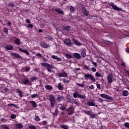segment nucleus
Segmentation results:
<instances>
[{"label": "nucleus", "instance_id": "39", "mask_svg": "<svg viewBox=\"0 0 129 129\" xmlns=\"http://www.w3.org/2000/svg\"><path fill=\"white\" fill-rule=\"evenodd\" d=\"M34 119L36 121H40L41 120V119H40V117L38 115H35V116Z\"/></svg>", "mask_w": 129, "mask_h": 129}, {"label": "nucleus", "instance_id": "50", "mask_svg": "<svg viewBox=\"0 0 129 129\" xmlns=\"http://www.w3.org/2000/svg\"><path fill=\"white\" fill-rule=\"evenodd\" d=\"M28 127L29 129H37V127L35 125H30Z\"/></svg>", "mask_w": 129, "mask_h": 129}, {"label": "nucleus", "instance_id": "17", "mask_svg": "<svg viewBox=\"0 0 129 129\" xmlns=\"http://www.w3.org/2000/svg\"><path fill=\"white\" fill-rule=\"evenodd\" d=\"M29 103L31 104L33 108H36V107H38V105H37V102H36V101H30Z\"/></svg>", "mask_w": 129, "mask_h": 129}, {"label": "nucleus", "instance_id": "44", "mask_svg": "<svg viewBox=\"0 0 129 129\" xmlns=\"http://www.w3.org/2000/svg\"><path fill=\"white\" fill-rule=\"evenodd\" d=\"M83 111L85 113V114H87L88 115H89L91 112V111H86L85 110H83Z\"/></svg>", "mask_w": 129, "mask_h": 129}, {"label": "nucleus", "instance_id": "20", "mask_svg": "<svg viewBox=\"0 0 129 129\" xmlns=\"http://www.w3.org/2000/svg\"><path fill=\"white\" fill-rule=\"evenodd\" d=\"M5 48L6 50H8V51L14 50V46H13V45H8Z\"/></svg>", "mask_w": 129, "mask_h": 129}, {"label": "nucleus", "instance_id": "1", "mask_svg": "<svg viewBox=\"0 0 129 129\" xmlns=\"http://www.w3.org/2000/svg\"><path fill=\"white\" fill-rule=\"evenodd\" d=\"M40 65L45 68H47V70L48 72H51V71H52V70H51L52 68H55V67H53V64H50L47 62H41Z\"/></svg>", "mask_w": 129, "mask_h": 129}, {"label": "nucleus", "instance_id": "21", "mask_svg": "<svg viewBox=\"0 0 129 129\" xmlns=\"http://www.w3.org/2000/svg\"><path fill=\"white\" fill-rule=\"evenodd\" d=\"M71 28V27L69 26H64L63 27V31H66V32H67V33H69V32H70Z\"/></svg>", "mask_w": 129, "mask_h": 129}, {"label": "nucleus", "instance_id": "37", "mask_svg": "<svg viewBox=\"0 0 129 129\" xmlns=\"http://www.w3.org/2000/svg\"><path fill=\"white\" fill-rule=\"evenodd\" d=\"M23 83H24V85L29 84V83H30V81L28 79H26L25 81H23Z\"/></svg>", "mask_w": 129, "mask_h": 129}, {"label": "nucleus", "instance_id": "41", "mask_svg": "<svg viewBox=\"0 0 129 129\" xmlns=\"http://www.w3.org/2000/svg\"><path fill=\"white\" fill-rule=\"evenodd\" d=\"M3 31L4 32V34H6V35H8V34H9V29L5 28L3 29Z\"/></svg>", "mask_w": 129, "mask_h": 129}, {"label": "nucleus", "instance_id": "6", "mask_svg": "<svg viewBox=\"0 0 129 129\" xmlns=\"http://www.w3.org/2000/svg\"><path fill=\"white\" fill-rule=\"evenodd\" d=\"M100 96L102 98H105V99H107L108 100H110L111 101H113V98H112V97H111L108 95L101 94H100Z\"/></svg>", "mask_w": 129, "mask_h": 129}, {"label": "nucleus", "instance_id": "54", "mask_svg": "<svg viewBox=\"0 0 129 129\" xmlns=\"http://www.w3.org/2000/svg\"><path fill=\"white\" fill-rule=\"evenodd\" d=\"M97 101H98V102H101V103H102V102H103V99H102V98H98Z\"/></svg>", "mask_w": 129, "mask_h": 129}, {"label": "nucleus", "instance_id": "62", "mask_svg": "<svg viewBox=\"0 0 129 129\" xmlns=\"http://www.w3.org/2000/svg\"><path fill=\"white\" fill-rule=\"evenodd\" d=\"M91 70L93 71V72H96V69H95V68H92Z\"/></svg>", "mask_w": 129, "mask_h": 129}, {"label": "nucleus", "instance_id": "8", "mask_svg": "<svg viewBox=\"0 0 129 129\" xmlns=\"http://www.w3.org/2000/svg\"><path fill=\"white\" fill-rule=\"evenodd\" d=\"M67 112L69 115L73 114V113H74V108H73V106H71V107H69V109L67 110Z\"/></svg>", "mask_w": 129, "mask_h": 129}, {"label": "nucleus", "instance_id": "18", "mask_svg": "<svg viewBox=\"0 0 129 129\" xmlns=\"http://www.w3.org/2000/svg\"><path fill=\"white\" fill-rule=\"evenodd\" d=\"M82 12L83 14H84L86 17H87L88 15H89V12H88V11L86 10V8H83L82 9Z\"/></svg>", "mask_w": 129, "mask_h": 129}, {"label": "nucleus", "instance_id": "16", "mask_svg": "<svg viewBox=\"0 0 129 129\" xmlns=\"http://www.w3.org/2000/svg\"><path fill=\"white\" fill-rule=\"evenodd\" d=\"M107 79L108 80V82L109 83H112L113 80H112V74H109L108 76L107 77Z\"/></svg>", "mask_w": 129, "mask_h": 129}, {"label": "nucleus", "instance_id": "64", "mask_svg": "<svg viewBox=\"0 0 129 129\" xmlns=\"http://www.w3.org/2000/svg\"><path fill=\"white\" fill-rule=\"evenodd\" d=\"M107 129V128H106V126H103V125H101V128L100 129Z\"/></svg>", "mask_w": 129, "mask_h": 129}, {"label": "nucleus", "instance_id": "2", "mask_svg": "<svg viewBox=\"0 0 129 129\" xmlns=\"http://www.w3.org/2000/svg\"><path fill=\"white\" fill-rule=\"evenodd\" d=\"M48 97L49 98V100L50 102L51 108H53L55 106V104H56V99H55V97L52 94L49 95Z\"/></svg>", "mask_w": 129, "mask_h": 129}, {"label": "nucleus", "instance_id": "57", "mask_svg": "<svg viewBox=\"0 0 129 129\" xmlns=\"http://www.w3.org/2000/svg\"><path fill=\"white\" fill-rule=\"evenodd\" d=\"M70 82V80H67L65 79H63V83H69Z\"/></svg>", "mask_w": 129, "mask_h": 129}, {"label": "nucleus", "instance_id": "4", "mask_svg": "<svg viewBox=\"0 0 129 129\" xmlns=\"http://www.w3.org/2000/svg\"><path fill=\"white\" fill-rule=\"evenodd\" d=\"M84 77L85 80L90 79L92 82H96V80H95V78H93V76L91 74H84Z\"/></svg>", "mask_w": 129, "mask_h": 129}, {"label": "nucleus", "instance_id": "15", "mask_svg": "<svg viewBox=\"0 0 129 129\" xmlns=\"http://www.w3.org/2000/svg\"><path fill=\"white\" fill-rule=\"evenodd\" d=\"M55 12H56V13H58V14H59L60 15H64V12H63V10L61 9V8H55L54 9Z\"/></svg>", "mask_w": 129, "mask_h": 129}, {"label": "nucleus", "instance_id": "46", "mask_svg": "<svg viewBox=\"0 0 129 129\" xmlns=\"http://www.w3.org/2000/svg\"><path fill=\"white\" fill-rule=\"evenodd\" d=\"M124 127H126V128L129 129V123L127 122H126L124 123Z\"/></svg>", "mask_w": 129, "mask_h": 129}, {"label": "nucleus", "instance_id": "53", "mask_svg": "<svg viewBox=\"0 0 129 129\" xmlns=\"http://www.w3.org/2000/svg\"><path fill=\"white\" fill-rule=\"evenodd\" d=\"M33 24L29 23V24L28 25L27 28H28V29L30 28L31 29H32V28H33Z\"/></svg>", "mask_w": 129, "mask_h": 129}, {"label": "nucleus", "instance_id": "28", "mask_svg": "<svg viewBox=\"0 0 129 129\" xmlns=\"http://www.w3.org/2000/svg\"><path fill=\"white\" fill-rule=\"evenodd\" d=\"M57 87L59 90H63V87L62 86V83H59Z\"/></svg>", "mask_w": 129, "mask_h": 129}, {"label": "nucleus", "instance_id": "42", "mask_svg": "<svg viewBox=\"0 0 129 129\" xmlns=\"http://www.w3.org/2000/svg\"><path fill=\"white\" fill-rule=\"evenodd\" d=\"M46 125V124H47V121H46V120H44V121H42V122L41 123H39V125Z\"/></svg>", "mask_w": 129, "mask_h": 129}, {"label": "nucleus", "instance_id": "63", "mask_svg": "<svg viewBox=\"0 0 129 129\" xmlns=\"http://www.w3.org/2000/svg\"><path fill=\"white\" fill-rule=\"evenodd\" d=\"M37 56H38L39 57H42V54H41L40 52H38L36 54Z\"/></svg>", "mask_w": 129, "mask_h": 129}, {"label": "nucleus", "instance_id": "36", "mask_svg": "<svg viewBox=\"0 0 129 129\" xmlns=\"http://www.w3.org/2000/svg\"><path fill=\"white\" fill-rule=\"evenodd\" d=\"M23 124L21 123L16 124V127H18V128H23Z\"/></svg>", "mask_w": 129, "mask_h": 129}, {"label": "nucleus", "instance_id": "27", "mask_svg": "<svg viewBox=\"0 0 129 129\" xmlns=\"http://www.w3.org/2000/svg\"><path fill=\"white\" fill-rule=\"evenodd\" d=\"M89 115H90L91 118H95V117L96 116V114H95L94 113V112H93V111H91Z\"/></svg>", "mask_w": 129, "mask_h": 129}, {"label": "nucleus", "instance_id": "40", "mask_svg": "<svg viewBox=\"0 0 129 129\" xmlns=\"http://www.w3.org/2000/svg\"><path fill=\"white\" fill-rule=\"evenodd\" d=\"M84 69H85L86 70H88V71H90V68L89 66L85 65L84 66Z\"/></svg>", "mask_w": 129, "mask_h": 129}, {"label": "nucleus", "instance_id": "24", "mask_svg": "<svg viewBox=\"0 0 129 129\" xmlns=\"http://www.w3.org/2000/svg\"><path fill=\"white\" fill-rule=\"evenodd\" d=\"M129 94L128 91L123 90L121 93L122 96H128Z\"/></svg>", "mask_w": 129, "mask_h": 129}, {"label": "nucleus", "instance_id": "47", "mask_svg": "<svg viewBox=\"0 0 129 129\" xmlns=\"http://www.w3.org/2000/svg\"><path fill=\"white\" fill-rule=\"evenodd\" d=\"M37 79H38V77H32L30 79V80H31V81H35V80H37Z\"/></svg>", "mask_w": 129, "mask_h": 129}, {"label": "nucleus", "instance_id": "10", "mask_svg": "<svg viewBox=\"0 0 129 129\" xmlns=\"http://www.w3.org/2000/svg\"><path fill=\"white\" fill-rule=\"evenodd\" d=\"M16 92L18 94L20 97L22 98L24 96V92L21 91L19 89H17L16 90Z\"/></svg>", "mask_w": 129, "mask_h": 129}, {"label": "nucleus", "instance_id": "31", "mask_svg": "<svg viewBox=\"0 0 129 129\" xmlns=\"http://www.w3.org/2000/svg\"><path fill=\"white\" fill-rule=\"evenodd\" d=\"M65 56L68 58V59H72V58H73V55L69 54V53H67L65 54Z\"/></svg>", "mask_w": 129, "mask_h": 129}, {"label": "nucleus", "instance_id": "23", "mask_svg": "<svg viewBox=\"0 0 129 129\" xmlns=\"http://www.w3.org/2000/svg\"><path fill=\"white\" fill-rule=\"evenodd\" d=\"M73 43L74 45H76V46H81V45H82L81 42H79L78 40L76 39H74Z\"/></svg>", "mask_w": 129, "mask_h": 129}, {"label": "nucleus", "instance_id": "60", "mask_svg": "<svg viewBox=\"0 0 129 129\" xmlns=\"http://www.w3.org/2000/svg\"><path fill=\"white\" fill-rule=\"evenodd\" d=\"M96 86L98 89H100V84H96Z\"/></svg>", "mask_w": 129, "mask_h": 129}, {"label": "nucleus", "instance_id": "35", "mask_svg": "<svg viewBox=\"0 0 129 129\" xmlns=\"http://www.w3.org/2000/svg\"><path fill=\"white\" fill-rule=\"evenodd\" d=\"M45 88L47 90H52V89H53V87L50 85H46L45 86Z\"/></svg>", "mask_w": 129, "mask_h": 129}, {"label": "nucleus", "instance_id": "11", "mask_svg": "<svg viewBox=\"0 0 129 129\" xmlns=\"http://www.w3.org/2000/svg\"><path fill=\"white\" fill-rule=\"evenodd\" d=\"M62 73L59 74L58 76L59 77H68V74H67L64 70H62Z\"/></svg>", "mask_w": 129, "mask_h": 129}, {"label": "nucleus", "instance_id": "49", "mask_svg": "<svg viewBox=\"0 0 129 129\" xmlns=\"http://www.w3.org/2000/svg\"><path fill=\"white\" fill-rule=\"evenodd\" d=\"M24 70L26 72H29V71H30V70H31V68L28 67H26L25 69H24Z\"/></svg>", "mask_w": 129, "mask_h": 129}, {"label": "nucleus", "instance_id": "14", "mask_svg": "<svg viewBox=\"0 0 129 129\" xmlns=\"http://www.w3.org/2000/svg\"><path fill=\"white\" fill-rule=\"evenodd\" d=\"M18 49H19V51H20V52H22V53H24V54H26L28 56L30 55V52L26 49H23L20 47H18Z\"/></svg>", "mask_w": 129, "mask_h": 129}, {"label": "nucleus", "instance_id": "7", "mask_svg": "<svg viewBox=\"0 0 129 129\" xmlns=\"http://www.w3.org/2000/svg\"><path fill=\"white\" fill-rule=\"evenodd\" d=\"M64 43L67 46H69V47H72L73 46V43L71 42V40L69 38H67L64 40Z\"/></svg>", "mask_w": 129, "mask_h": 129}, {"label": "nucleus", "instance_id": "25", "mask_svg": "<svg viewBox=\"0 0 129 129\" xmlns=\"http://www.w3.org/2000/svg\"><path fill=\"white\" fill-rule=\"evenodd\" d=\"M81 56L83 57H84L86 56V49H85V48H83L82 50Z\"/></svg>", "mask_w": 129, "mask_h": 129}, {"label": "nucleus", "instance_id": "12", "mask_svg": "<svg viewBox=\"0 0 129 129\" xmlns=\"http://www.w3.org/2000/svg\"><path fill=\"white\" fill-rule=\"evenodd\" d=\"M87 105L88 106H95L97 107V105H95V103L92 101H88Z\"/></svg>", "mask_w": 129, "mask_h": 129}, {"label": "nucleus", "instance_id": "61", "mask_svg": "<svg viewBox=\"0 0 129 129\" xmlns=\"http://www.w3.org/2000/svg\"><path fill=\"white\" fill-rule=\"evenodd\" d=\"M26 24H30L31 23V21L29 19H26Z\"/></svg>", "mask_w": 129, "mask_h": 129}, {"label": "nucleus", "instance_id": "38", "mask_svg": "<svg viewBox=\"0 0 129 129\" xmlns=\"http://www.w3.org/2000/svg\"><path fill=\"white\" fill-rule=\"evenodd\" d=\"M59 109L62 111L66 110V107L64 105H61L60 107H59Z\"/></svg>", "mask_w": 129, "mask_h": 129}, {"label": "nucleus", "instance_id": "34", "mask_svg": "<svg viewBox=\"0 0 129 129\" xmlns=\"http://www.w3.org/2000/svg\"><path fill=\"white\" fill-rule=\"evenodd\" d=\"M60 126L63 129H69V126L68 125H60Z\"/></svg>", "mask_w": 129, "mask_h": 129}, {"label": "nucleus", "instance_id": "52", "mask_svg": "<svg viewBox=\"0 0 129 129\" xmlns=\"http://www.w3.org/2000/svg\"><path fill=\"white\" fill-rule=\"evenodd\" d=\"M77 86H79L80 87H84V86H85V85L83 84H80L79 83H77Z\"/></svg>", "mask_w": 129, "mask_h": 129}, {"label": "nucleus", "instance_id": "13", "mask_svg": "<svg viewBox=\"0 0 129 129\" xmlns=\"http://www.w3.org/2000/svg\"><path fill=\"white\" fill-rule=\"evenodd\" d=\"M40 46H41L42 48H44V49H47V48L49 47V45H48V44L43 41L40 43Z\"/></svg>", "mask_w": 129, "mask_h": 129}, {"label": "nucleus", "instance_id": "43", "mask_svg": "<svg viewBox=\"0 0 129 129\" xmlns=\"http://www.w3.org/2000/svg\"><path fill=\"white\" fill-rule=\"evenodd\" d=\"M38 96H39V95H38L37 94H34L33 95H31V98H36L38 97Z\"/></svg>", "mask_w": 129, "mask_h": 129}, {"label": "nucleus", "instance_id": "32", "mask_svg": "<svg viewBox=\"0 0 129 129\" xmlns=\"http://www.w3.org/2000/svg\"><path fill=\"white\" fill-rule=\"evenodd\" d=\"M45 39H47V40H49V41H53V40H54V38L50 35H47L45 37Z\"/></svg>", "mask_w": 129, "mask_h": 129}, {"label": "nucleus", "instance_id": "29", "mask_svg": "<svg viewBox=\"0 0 129 129\" xmlns=\"http://www.w3.org/2000/svg\"><path fill=\"white\" fill-rule=\"evenodd\" d=\"M74 104H76V105H77V106H79L80 105V101L76 99L74 100Z\"/></svg>", "mask_w": 129, "mask_h": 129}, {"label": "nucleus", "instance_id": "5", "mask_svg": "<svg viewBox=\"0 0 129 129\" xmlns=\"http://www.w3.org/2000/svg\"><path fill=\"white\" fill-rule=\"evenodd\" d=\"M109 5L111 7L113 10H114V11H118L119 12H121L122 11V9L118 8L116 5H114V3L113 2L110 3Z\"/></svg>", "mask_w": 129, "mask_h": 129}, {"label": "nucleus", "instance_id": "51", "mask_svg": "<svg viewBox=\"0 0 129 129\" xmlns=\"http://www.w3.org/2000/svg\"><path fill=\"white\" fill-rule=\"evenodd\" d=\"M11 117L12 119H15L17 117V116L16 114H11Z\"/></svg>", "mask_w": 129, "mask_h": 129}, {"label": "nucleus", "instance_id": "56", "mask_svg": "<svg viewBox=\"0 0 129 129\" xmlns=\"http://www.w3.org/2000/svg\"><path fill=\"white\" fill-rule=\"evenodd\" d=\"M57 57L58 56L57 55H53L51 56V58H52V59H54V60H56Z\"/></svg>", "mask_w": 129, "mask_h": 129}, {"label": "nucleus", "instance_id": "55", "mask_svg": "<svg viewBox=\"0 0 129 129\" xmlns=\"http://www.w3.org/2000/svg\"><path fill=\"white\" fill-rule=\"evenodd\" d=\"M10 7H11V8H15V4H14V3H10V4H9Z\"/></svg>", "mask_w": 129, "mask_h": 129}, {"label": "nucleus", "instance_id": "48", "mask_svg": "<svg viewBox=\"0 0 129 129\" xmlns=\"http://www.w3.org/2000/svg\"><path fill=\"white\" fill-rule=\"evenodd\" d=\"M95 75L97 77H102V75H101V74H100V73L99 72H96L95 73Z\"/></svg>", "mask_w": 129, "mask_h": 129}, {"label": "nucleus", "instance_id": "9", "mask_svg": "<svg viewBox=\"0 0 129 129\" xmlns=\"http://www.w3.org/2000/svg\"><path fill=\"white\" fill-rule=\"evenodd\" d=\"M11 55L13 57H15V58H19V59L22 58V56L20 55V54H19V53L12 52Z\"/></svg>", "mask_w": 129, "mask_h": 129}, {"label": "nucleus", "instance_id": "22", "mask_svg": "<svg viewBox=\"0 0 129 129\" xmlns=\"http://www.w3.org/2000/svg\"><path fill=\"white\" fill-rule=\"evenodd\" d=\"M73 57L76 59H81V55L78 53H74L73 54Z\"/></svg>", "mask_w": 129, "mask_h": 129}, {"label": "nucleus", "instance_id": "30", "mask_svg": "<svg viewBox=\"0 0 129 129\" xmlns=\"http://www.w3.org/2000/svg\"><path fill=\"white\" fill-rule=\"evenodd\" d=\"M70 12H71V13H75V12L76 11L75 7H74L72 6H71L70 8Z\"/></svg>", "mask_w": 129, "mask_h": 129}, {"label": "nucleus", "instance_id": "19", "mask_svg": "<svg viewBox=\"0 0 129 129\" xmlns=\"http://www.w3.org/2000/svg\"><path fill=\"white\" fill-rule=\"evenodd\" d=\"M14 44L15 45H17L18 46H20L21 45V40L19 38H16L14 41Z\"/></svg>", "mask_w": 129, "mask_h": 129}, {"label": "nucleus", "instance_id": "59", "mask_svg": "<svg viewBox=\"0 0 129 129\" xmlns=\"http://www.w3.org/2000/svg\"><path fill=\"white\" fill-rule=\"evenodd\" d=\"M89 88H90V89H94V86L93 85H91V86H89Z\"/></svg>", "mask_w": 129, "mask_h": 129}, {"label": "nucleus", "instance_id": "33", "mask_svg": "<svg viewBox=\"0 0 129 129\" xmlns=\"http://www.w3.org/2000/svg\"><path fill=\"white\" fill-rule=\"evenodd\" d=\"M52 115H53V117H56V116H57L58 115V109H56L54 111V112L52 113Z\"/></svg>", "mask_w": 129, "mask_h": 129}, {"label": "nucleus", "instance_id": "45", "mask_svg": "<svg viewBox=\"0 0 129 129\" xmlns=\"http://www.w3.org/2000/svg\"><path fill=\"white\" fill-rule=\"evenodd\" d=\"M1 127L3 129H10V127H9L7 125H1Z\"/></svg>", "mask_w": 129, "mask_h": 129}, {"label": "nucleus", "instance_id": "3", "mask_svg": "<svg viewBox=\"0 0 129 129\" xmlns=\"http://www.w3.org/2000/svg\"><path fill=\"white\" fill-rule=\"evenodd\" d=\"M73 97L74 98H80L81 99H84V98H86V96L85 95H81L79 93H78V92L77 91H76L75 93L73 95Z\"/></svg>", "mask_w": 129, "mask_h": 129}, {"label": "nucleus", "instance_id": "58", "mask_svg": "<svg viewBox=\"0 0 129 129\" xmlns=\"http://www.w3.org/2000/svg\"><path fill=\"white\" fill-rule=\"evenodd\" d=\"M56 60H57L58 62H61V61H62V58L58 57L57 56V57H56Z\"/></svg>", "mask_w": 129, "mask_h": 129}, {"label": "nucleus", "instance_id": "26", "mask_svg": "<svg viewBox=\"0 0 129 129\" xmlns=\"http://www.w3.org/2000/svg\"><path fill=\"white\" fill-rule=\"evenodd\" d=\"M63 99H64V96H59L56 98V100H57L58 102H61Z\"/></svg>", "mask_w": 129, "mask_h": 129}]
</instances>
